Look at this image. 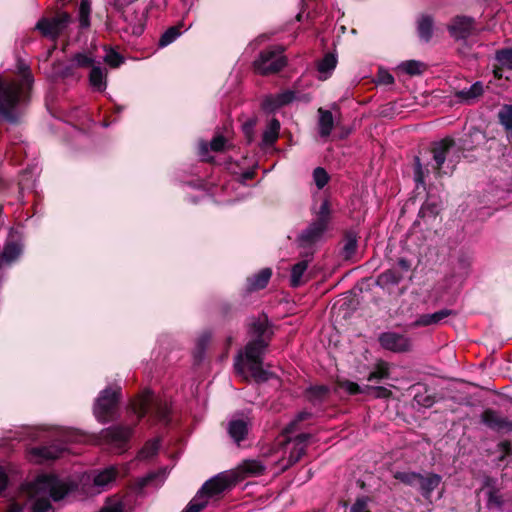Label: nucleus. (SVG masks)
<instances>
[{"label": "nucleus", "mask_w": 512, "mask_h": 512, "mask_svg": "<svg viewBox=\"0 0 512 512\" xmlns=\"http://www.w3.org/2000/svg\"><path fill=\"white\" fill-rule=\"evenodd\" d=\"M414 178L417 183H424L425 173L419 157L415 158Z\"/></svg>", "instance_id": "52"}, {"label": "nucleus", "mask_w": 512, "mask_h": 512, "mask_svg": "<svg viewBox=\"0 0 512 512\" xmlns=\"http://www.w3.org/2000/svg\"><path fill=\"white\" fill-rule=\"evenodd\" d=\"M337 58L335 55L329 53L318 64V71L321 74H330L336 67Z\"/></svg>", "instance_id": "39"}, {"label": "nucleus", "mask_w": 512, "mask_h": 512, "mask_svg": "<svg viewBox=\"0 0 512 512\" xmlns=\"http://www.w3.org/2000/svg\"><path fill=\"white\" fill-rule=\"evenodd\" d=\"M104 51V62L111 68H117L124 62V58L114 49L104 46Z\"/></svg>", "instance_id": "38"}, {"label": "nucleus", "mask_w": 512, "mask_h": 512, "mask_svg": "<svg viewBox=\"0 0 512 512\" xmlns=\"http://www.w3.org/2000/svg\"><path fill=\"white\" fill-rule=\"evenodd\" d=\"M454 145V141L450 138L437 142L433 147V164L432 168L438 176L452 173L454 165L448 159L450 151Z\"/></svg>", "instance_id": "9"}, {"label": "nucleus", "mask_w": 512, "mask_h": 512, "mask_svg": "<svg viewBox=\"0 0 512 512\" xmlns=\"http://www.w3.org/2000/svg\"><path fill=\"white\" fill-rule=\"evenodd\" d=\"M250 426L247 418H234L228 424V433L230 437L237 443L244 440Z\"/></svg>", "instance_id": "23"}, {"label": "nucleus", "mask_w": 512, "mask_h": 512, "mask_svg": "<svg viewBox=\"0 0 512 512\" xmlns=\"http://www.w3.org/2000/svg\"><path fill=\"white\" fill-rule=\"evenodd\" d=\"M403 279V274L397 272L395 269H389L378 275L376 284L381 288H389L396 286Z\"/></svg>", "instance_id": "28"}, {"label": "nucleus", "mask_w": 512, "mask_h": 512, "mask_svg": "<svg viewBox=\"0 0 512 512\" xmlns=\"http://www.w3.org/2000/svg\"><path fill=\"white\" fill-rule=\"evenodd\" d=\"M157 476L158 475L155 473L148 474L147 476H145L139 480V486L145 487V486L149 485L154 480V478H156Z\"/></svg>", "instance_id": "56"}, {"label": "nucleus", "mask_w": 512, "mask_h": 512, "mask_svg": "<svg viewBox=\"0 0 512 512\" xmlns=\"http://www.w3.org/2000/svg\"><path fill=\"white\" fill-rule=\"evenodd\" d=\"M400 68L409 75H418L423 72L424 64L419 61L409 60L401 63Z\"/></svg>", "instance_id": "42"}, {"label": "nucleus", "mask_w": 512, "mask_h": 512, "mask_svg": "<svg viewBox=\"0 0 512 512\" xmlns=\"http://www.w3.org/2000/svg\"><path fill=\"white\" fill-rule=\"evenodd\" d=\"M133 410L134 413L137 414L138 420L151 411L154 417L162 422H167L170 412L168 402L166 400L154 398L152 392L149 390L144 392L140 401L134 406Z\"/></svg>", "instance_id": "6"}, {"label": "nucleus", "mask_w": 512, "mask_h": 512, "mask_svg": "<svg viewBox=\"0 0 512 512\" xmlns=\"http://www.w3.org/2000/svg\"><path fill=\"white\" fill-rule=\"evenodd\" d=\"M266 464L257 459H248L243 461L234 472L236 477L259 476L265 471Z\"/></svg>", "instance_id": "21"}, {"label": "nucleus", "mask_w": 512, "mask_h": 512, "mask_svg": "<svg viewBox=\"0 0 512 512\" xmlns=\"http://www.w3.org/2000/svg\"><path fill=\"white\" fill-rule=\"evenodd\" d=\"M318 128L319 134L322 137H328L334 127V118L330 111L323 108L318 109Z\"/></svg>", "instance_id": "27"}, {"label": "nucleus", "mask_w": 512, "mask_h": 512, "mask_svg": "<svg viewBox=\"0 0 512 512\" xmlns=\"http://www.w3.org/2000/svg\"><path fill=\"white\" fill-rule=\"evenodd\" d=\"M117 470L108 467L93 476V493H101L107 489L116 479Z\"/></svg>", "instance_id": "20"}, {"label": "nucleus", "mask_w": 512, "mask_h": 512, "mask_svg": "<svg viewBox=\"0 0 512 512\" xmlns=\"http://www.w3.org/2000/svg\"><path fill=\"white\" fill-rule=\"evenodd\" d=\"M499 447L506 453L511 450V444L508 441L500 443Z\"/></svg>", "instance_id": "59"}, {"label": "nucleus", "mask_w": 512, "mask_h": 512, "mask_svg": "<svg viewBox=\"0 0 512 512\" xmlns=\"http://www.w3.org/2000/svg\"><path fill=\"white\" fill-rule=\"evenodd\" d=\"M488 505L489 507L501 508L503 505V501L501 496L496 491H491L488 496Z\"/></svg>", "instance_id": "53"}, {"label": "nucleus", "mask_w": 512, "mask_h": 512, "mask_svg": "<svg viewBox=\"0 0 512 512\" xmlns=\"http://www.w3.org/2000/svg\"><path fill=\"white\" fill-rule=\"evenodd\" d=\"M389 376V364L385 361H378L374 367V370L369 374L368 381H380L386 379Z\"/></svg>", "instance_id": "36"}, {"label": "nucleus", "mask_w": 512, "mask_h": 512, "mask_svg": "<svg viewBox=\"0 0 512 512\" xmlns=\"http://www.w3.org/2000/svg\"><path fill=\"white\" fill-rule=\"evenodd\" d=\"M159 449V440H152L146 443V445L140 450L138 458L147 460L156 455Z\"/></svg>", "instance_id": "41"}, {"label": "nucleus", "mask_w": 512, "mask_h": 512, "mask_svg": "<svg viewBox=\"0 0 512 512\" xmlns=\"http://www.w3.org/2000/svg\"><path fill=\"white\" fill-rule=\"evenodd\" d=\"M380 345L392 352H406L411 348V340L403 334L396 332H384L379 335Z\"/></svg>", "instance_id": "13"}, {"label": "nucleus", "mask_w": 512, "mask_h": 512, "mask_svg": "<svg viewBox=\"0 0 512 512\" xmlns=\"http://www.w3.org/2000/svg\"><path fill=\"white\" fill-rule=\"evenodd\" d=\"M279 130L280 122L277 119L272 118L263 132V143L266 145L273 144L279 136Z\"/></svg>", "instance_id": "33"}, {"label": "nucleus", "mask_w": 512, "mask_h": 512, "mask_svg": "<svg viewBox=\"0 0 512 512\" xmlns=\"http://www.w3.org/2000/svg\"><path fill=\"white\" fill-rule=\"evenodd\" d=\"M180 36V31L177 27H170L167 29L159 39V46L166 47L173 43Z\"/></svg>", "instance_id": "43"}, {"label": "nucleus", "mask_w": 512, "mask_h": 512, "mask_svg": "<svg viewBox=\"0 0 512 512\" xmlns=\"http://www.w3.org/2000/svg\"><path fill=\"white\" fill-rule=\"evenodd\" d=\"M74 488L68 479L53 474H41L22 487L26 505L32 512H54L52 501L64 499Z\"/></svg>", "instance_id": "2"}, {"label": "nucleus", "mask_w": 512, "mask_h": 512, "mask_svg": "<svg viewBox=\"0 0 512 512\" xmlns=\"http://www.w3.org/2000/svg\"><path fill=\"white\" fill-rule=\"evenodd\" d=\"M90 3L88 0H82L79 8V22L82 28H87L89 22Z\"/></svg>", "instance_id": "44"}, {"label": "nucleus", "mask_w": 512, "mask_h": 512, "mask_svg": "<svg viewBox=\"0 0 512 512\" xmlns=\"http://www.w3.org/2000/svg\"><path fill=\"white\" fill-rule=\"evenodd\" d=\"M111 4L117 9H123L125 6L129 5L128 0H111Z\"/></svg>", "instance_id": "58"}, {"label": "nucleus", "mask_w": 512, "mask_h": 512, "mask_svg": "<svg viewBox=\"0 0 512 512\" xmlns=\"http://www.w3.org/2000/svg\"><path fill=\"white\" fill-rule=\"evenodd\" d=\"M65 449L58 445L32 447L27 450V458L32 463L41 464L59 458Z\"/></svg>", "instance_id": "14"}, {"label": "nucleus", "mask_w": 512, "mask_h": 512, "mask_svg": "<svg viewBox=\"0 0 512 512\" xmlns=\"http://www.w3.org/2000/svg\"><path fill=\"white\" fill-rule=\"evenodd\" d=\"M481 421L488 428L496 431L507 430L512 431V422L506 418L499 416L493 410H485L481 415Z\"/></svg>", "instance_id": "18"}, {"label": "nucleus", "mask_w": 512, "mask_h": 512, "mask_svg": "<svg viewBox=\"0 0 512 512\" xmlns=\"http://www.w3.org/2000/svg\"><path fill=\"white\" fill-rule=\"evenodd\" d=\"M208 340H209V336L203 335L201 337V339L199 340V345H201V346L204 345L206 342H208Z\"/></svg>", "instance_id": "62"}, {"label": "nucleus", "mask_w": 512, "mask_h": 512, "mask_svg": "<svg viewBox=\"0 0 512 512\" xmlns=\"http://www.w3.org/2000/svg\"><path fill=\"white\" fill-rule=\"evenodd\" d=\"M313 180L318 189H322L329 181L328 173L325 169L317 167L313 171Z\"/></svg>", "instance_id": "45"}, {"label": "nucleus", "mask_w": 512, "mask_h": 512, "mask_svg": "<svg viewBox=\"0 0 512 512\" xmlns=\"http://www.w3.org/2000/svg\"><path fill=\"white\" fill-rule=\"evenodd\" d=\"M132 428L128 426H113L101 432V441L114 449L124 450L130 436Z\"/></svg>", "instance_id": "12"}, {"label": "nucleus", "mask_w": 512, "mask_h": 512, "mask_svg": "<svg viewBox=\"0 0 512 512\" xmlns=\"http://www.w3.org/2000/svg\"><path fill=\"white\" fill-rule=\"evenodd\" d=\"M312 254V251L306 253L304 259L300 260L292 266L290 273V285L292 287L296 288L305 283V275L307 268L312 260Z\"/></svg>", "instance_id": "17"}, {"label": "nucleus", "mask_w": 512, "mask_h": 512, "mask_svg": "<svg viewBox=\"0 0 512 512\" xmlns=\"http://www.w3.org/2000/svg\"><path fill=\"white\" fill-rule=\"evenodd\" d=\"M378 83L391 85L394 83V77L388 71L380 69L378 72Z\"/></svg>", "instance_id": "54"}, {"label": "nucleus", "mask_w": 512, "mask_h": 512, "mask_svg": "<svg viewBox=\"0 0 512 512\" xmlns=\"http://www.w3.org/2000/svg\"><path fill=\"white\" fill-rule=\"evenodd\" d=\"M287 61L281 48H269L260 53L254 61L256 71L262 75L280 71Z\"/></svg>", "instance_id": "7"}, {"label": "nucleus", "mask_w": 512, "mask_h": 512, "mask_svg": "<svg viewBox=\"0 0 512 512\" xmlns=\"http://www.w3.org/2000/svg\"><path fill=\"white\" fill-rule=\"evenodd\" d=\"M357 247V239L356 236L353 234H348L346 237L345 245H344V252L347 256H350L353 254Z\"/></svg>", "instance_id": "51"}, {"label": "nucleus", "mask_w": 512, "mask_h": 512, "mask_svg": "<svg viewBox=\"0 0 512 512\" xmlns=\"http://www.w3.org/2000/svg\"><path fill=\"white\" fill-rule=\"evenodd\" d=\"M495 59L499 65L508 70H512V49L505 48L498 50L495 54Z\"/></svg>", "instance_id": "40"}, {"label": "nucleus", "mask_w": 512, "mask_h": 512, "mask_svg": "<svg viewBox=\"0 0 512 512\" xmlns=\"http://www.w3.org/2000/svg\"><path fill=\"white\" fill-rule=\"evenodd\" d=\"M454 311L442 309L431 314H422L411 324L412 327H424L441 323L448 316L453 315Z\"/></svg>", "instance_id": "22"}, {"label": "nucleus", "mask_w": 512, "mask_h": 512, "mask_svg": "<svg viewBox=\"0 0 512 512\" xmlns=\"http://www.w3.org/2000/svg\"><path fill=\"white\" fill-rule=\"evenodd\" d=\"M328 393V388L326 386H316L311 387L308 391L309 398L312 401H320L323 397H325Z\"/></svg>", "instance_id": "49"}, {"label": "nucleus", "mask_w": 512, "mask_h": 512, "mask_svg": "<svg viewBox=\"0 0 512 512\" xmlns=\"http://www.w3.org/2000/svg\"><path fill=\"white\" fill-rule=\"evenodd\" d=\"M296 98L295 92L291 90L284 91L274 97L265 100V107L271 110L277 109L283 105L291 103Z\"/></svg>", "instance_id": "30"}, {"label": "nucleus", "mask_w": 512, "mask_h": 512, "mask_svg": "<svg viewBox=\"0 0 512 512\" xmlns=\"http://www.w3.org/2000/svg\"><path fill=\"white\" fill-rule=\"evenodd\" d=\"M483 84L480 81L475 82L469 88H464L455 93L456 98L463 103L471 104L483 94Z\"/></svg>", "instance_id": "25"}, {"label": "nucleus", "mask_w": 512, "mask_h": 512, "mask_svg": "<svg viewBox=\"0 0 512 512\" xmlns=\"http://www.w3.org/2000/svg\"><path fill=\"white\" fill-rule=\"evenodd\" d=\"M337 391H344L349 395L374 391L376 397H388L391 394V392L384 387H371L368 385L360 387L357 383L349 380L339 381L337 385Z\"/></svg>", "instance_id": "16"}, {"label": "nucleus", "mask_w": 512, "mask_h": 512, "mask_svg": "<svg viewBox=\"0 0 512 512\" xmlns=\"http://www.w3.org/2000/svg\"><path fill=\"white\" fill-rule=\"evenodd\" d=\"M123 505L121 501L118 499H111L107 501L105 506L100 510V512H122Z\"/></svg>", "instance_id": "50"}, {"label": "nucleus", "mask_w": 512, "mask_h": 512, "mask_svg": "<svg viewBox=\"0 0 512 512\" xmlns=\"http://www.w3.org/2000/svg\"><path fill=\"white\" fill-rule=\"evenodd\" d=\"M419 473L415 472H401L397 473L396 478L400 480L403 483H406L408 485H418L419 482Z\"/></svg>", "instance_id": "48"}, {"label": "nucleus", "mask_w": 512, "mask_h": 512, "mask_svg": "<svg viewBox=\"0 0 512 512\" xmlns=\"http://www.w3.org/2000/svg\"><path fill=\"white\" fill-rule=\"evenodd\" d=\"M65 442L78 443L83 442L85 435L75 429H60L56 434Z\"/></svg>", "instance_id": "37"}, {"label": "nucleus", "mask_w": 512, "mask_h": 512, "mask_svg": "<svg viewBox=\"0 0 512 512\" xmlns=\"http://www.w3.org/2000/svg\"><path fill=\"white\" fill-rule=\"evenodd\" d=\"M272 275V271L269 268L262 269L259 273L249 278L247 281L248 290L263 289L267 284Z\"/></svg>", "instance_id": "31"}, {"label": "nucleus", "mask_w": 512, "mask_h": 512, "mask_svg": "<svg viewBox=\"0 0 512 512\" xmlns=\"http://www.w3.org/2000/svg\"><path fill=\"white\" fill-rule=\"evenodd\" d=\"M129 1V4L135 2L136 0H128Z\"/></svg>", "instance_id": "63"}, {"label": "nucleus", "mask_w": 512, "mask_h": 512, "mask_svg": "<svg viewBox=\"0 0 512 512\" xmlns=\"http://www.w3.org/2000/svg\"><path fill=\"white\" fill-rule=\"evenodd\" d=\"M499 120L506 129H512V106L505 105L500 110Z\"/></svg>", "instance_id": "46"}, {"label": "nucleus", "mask_w": 512, "mask_h": 512, "mask_svg": "<svg viewBox=\"0 0 512 512\" xmlns=\"http://www.w3.org/2000/svg\"><path fill=\"white\" fill-rule=\"evenodd\" d=\"M248 333L252 339L235 357V371L244 380H248L251 376L258 382L267 381L273 376L271 372L262 368L263 356L273 333L267 317L260 316L252 319Z\"/></svg>", "instance_id": "1"}, {"label": "nucleus", "mask_w": 512, "mask_h": 512, "mask_svg": "<svg viewBox=\"0 0 512 512\" xmlns=\"http://www.w3.org/2000/svg\"><path fill=\"white\" fill-rule=\"evenodd\" d=\"M22 507L17 503H12L9 507V512H21Z\"/></svg>", "instance_id": "60"}, {"label": "nucleus", "mask_w": 512, "mask_h": 512, "mask_svg": "<svg viewBox=\"0 0 512 512\" xmlns=\"http://www.w3.org/2000/svg\"><path fill=\"white\" fill-rule=\"evenodd\" d=\"M309 416L306 412L299 413L295 420L292 421L285 429V435L293 432L294 426L296 423L306 419ZM309 434H300L293 439L284 436L283 440L278 442L280 447L277 449L276 453H280L281 457L274 461L280 469L283 471L287 469L289 466L293 465L304 455L306 450V443L309 439Z\"/></svg>", "instance_id": "4"}, {"label": "nucleus", "mask_w": 512, "mask_h": 512, "mask_svg": "<svg viewBox=\"0 0 512 512\" xmlns=\"http://www.w3.org/2000/svg\"><path fill=\"white\" fill-rule=\"evenodd\" d=\"M118 401V389L106 388L100 392L95 401L93 412L100 422L109 421L113 415Z\"/></svg>", "instance_id": "8"}, {"label": "nucleus", "mask_w": 512, "mask_h": 512, "mask_svg": "<svg viewBox=\"0 0 512 512\" xmlns=\"http://www.w3.org/2000/svg\"><path fill=\"white\" fill-rule=\"evenodd\" d=\"M237 482L234 472L220 473L206 481L183 512H200L206 507L210 498L223 493Z\"/></svg>", "instance_id": "5"}, {"label": "nucleus", "mask_w": 512, "mask_h": 512, "mask_svg": "<svg viewBox=\"0 0 512 512\" xmlns=\"http://www.w3.org/2000/svg\"><path fill=\"white\" fill-rule=\"evenodd\" d=\"M397 265L404 273L408 272L411 268V263L405 258H400Z\"/></svg>", "instance_id": "57"}, {"label": "nucleus", "mask_w": 512, "mask_h": 512, "mask_svg": "<svg viewBox=\"0 0 512 512\" xmlns=\"http://www.w3.org/2000/svg\"><path fill=\"white\" fill-rule=\"evenodd\" d=\"M439 213V207L435 203L426 202L419 211V218L423 222H435Z\"/></svg>", "instance_id": "34"}, {"label": "nucleus", "mask_w": 512, "mask_h": 512, "mask_svg": "<svg viewBox=\"0 0 512 512\" xmlns=\"http://www.w3.org/2000/svg\"><path fill=\"white\" fill-rule=\"evenodd\" d=\"M351 512H368L367 501L365 499H358L351 507Z\"/></svg>", "instance_id": "55"}, {"label": "nucleus", "mask_w": 512, "mask_h": 512, "mask_svg": "<svg viewBox=\"0 0 512 512\" xmlns=\"http://www.w3.org/2000/svg\"><path fill=\"white\" fill-rule=\"evenodd\" d=\"M325 226H310L298 237V245L302 248L312 249L321 239Z\"/></svg>", "instance_id": "19"}, {"label": "nucleus", "mask_w": 512, "mask_h": 512, "mask_svg": "<svg viewBox=\"0 0 512 512\" xmlns=\"http://www.w3.org/2000/svg\"><path fill=\"white\" fill-rule=\"evenodd\" d=\"M418 35L421 40L428 42L433 34V20L430 16H422L418 20Z\"/></svg>", "instance_id": "32"}, {"label": "nucleus", "mask_w": 512, "mask_h": 512, "mask_svg": "<svg viewBox=\"0 0 512 512\" xmlns=\"http://www.w3.org/2000/svg\"><path fill=\"white\" fill-rule=\"evenodd\" d=\"M225 145H226V139L223 136L218 135L212 139V141L210 142V145H208L206 142H201L199 144V155L202 158V160L208 161L209 160V157H208L209 147L211 150H213L215 152H220L225 149Z\"/></svg>", "instance_id": "29"}, {"label": "nucleus", "mask_w": 512, "mask_h": 512, "mask_svg": "<svg viewBox=\"0 0 512 512\" xmlns=\"http://www.w3.org/2000/svg\"><path fill=\"white\" fill-rule=\"evenodd\" d=\"M72 64L75 67L79 68H86L91 67L93 65H96L98 61H96V58L90 53V52H80L76 53L72 59Z\"/></svg>", "instance_id": "35"}, {"label": "nucleus", "mask_w": 512, "mask_h": 512, "mask_svg": "<svg viewBox=\"0 0 512 512\" xmlns=\"http://www.w3.org/2000/svg\"><path fill=\"white\" fill-rule=\"evenodd\" d=\"M23 252L21 237L13 226L9 229L8 239L0 255V271L16 262Z\"/></svg>", "instance_id": "10"}, {"label": "nucleus", "mask_w": 512, "mask_h": 512, "mask_svg": "<svg viewBox=\"0 0 512 512\" xmlns=\"http://www.w3.org/2000/svg\"><path fill=\"white\" fill-rule=\"evenodd\" d=\"M70 22V16L63 12L53 18H42L36 24V29L50 39H56L67 27Z\"/></svg>", "instance_id": "11"}, {"label": "nucleus", "mask_w": 512, "mask_h": 512, "mask_svg": "<svg viewBox=\"0 0 512 512\" xmlns=\"http://www.w3.org/2000/svg\"><path fill=\"white\" fill-rule=\"evenodd\" d=\"M19 69L21 80L5 81L0 78V118L11 123L17 121L22 105L28 100L33 82L27 66L21 65Z\"/></svg>", "instance_id": "3"}, {"label": "nucleus", "mask_w": 512, "mask_h": 512, "mask_svg": "<svg viewBox=\"0 0 512 512\" xmlns=\"http://www.w3.org/2000/svg\"><path fill=\"white\" fill-rule=\"evenodd\" d=\"M440 482L441 476L438 474H430L426 477L420 474L418 486L421 494L426 499H429L432 492L439 486Z\"/></svg>", "instance_id": "26"}, {"label": "nucleus", "mask_w": 512, "mask_h": 512, "mask_svg": "<svg viewBox=\"0 0 512 512\" xmlns=\"http://www.w3.org/2000/svg\"><path fill=\"white\" fill-rule=\"evenodd\" d=\"M450 35L456 40L468 38L475 30L474 20L470 17L457 16L448 26Z\"/></svg>", "instance_id": "15"}, {"label": "nucleus", "mask_w": 512, "mask_h": 512, "mask_svg": "<svg viewBox=\"0 0 512 512\" xmlns=\"http://www.w3.org/2000/svg\"><path fill=\"white\" fill-rule=\"evenodd\" d=\"M331 205L330 202L325 199L321 202L320 207L317 211V216L320 224H324L330 219Z\"/></svg>", "instance_id": "47"}, {"label": "nucleus", "mask_w": 512, "mask_h": 512, "mask_svg": "<svg viewBox=\"0 0 512 512\" xmlns=\"http://www.w3.org/2000/svg\"><path fill=\"white\" fill-rule=\"evenodd\" d=\"M502 68L503 67L499 66V67H495L493 70L494 76L498 79L502 78Z\"/></svg>", "instance_id": "61"}, {"label": "nucleus", "mask_w": 512, "mask_h": 512, "mask_svg": "<svg viewBox=\"0 0 512 512\" xmlns=\"http://www.w3.org/2000/svg\"><path fill=\"white\" fill-rule=\"evenodd\" d=\"M89 83L96 91H104L107 87V70L100 66V62L93 65L89 74Z\"/></svg>", "instance_id": "24"}]
</instances>
